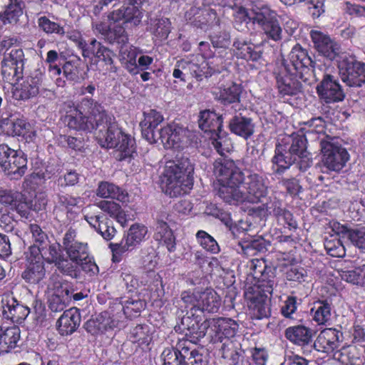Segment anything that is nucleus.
<instances>
[{"mask_svg": "<svg viewBox=\"0 0 365 365\" xmlns=\"http://www.w3.org/2000/svg\"><path fill=\"white\" fill-rule=\"evenodd\" d=\"M276 88L281 98L294 97L303 91L301 80L304 75L297 68H289L288 66L280 65L274 71Z\"/></svg>", "mask_w": 365, "mask_h": 365, "instance_id": "nucleus-6", "label": "nucleus"}, {"mask_svg": "<svg viewBox=\"0 0 365 365\" xmlns=\"http://www.w3.org/2000/svg\"><path fill=\"white\" fill-rule=\"evenodd\" d=\"M93 322L96 329L103 332L118 327L120 319L118 315L111 314L109 311H104L101 312L95 320L93 319Z\"/></svg>", "mask_w": 365, "mask_h": 365, "instance_id": "nucleus-47", "label": "nucleus"}, {"mask_svg": "<svg viewBox=\"0 0 365 365\" xmlns=\"http://www.w3.org/2000/svg\"><path fill=\"white\" fill-rule=\"evenodd\" d=\"M211 144L215 150L221 155L230 151V139L225 132L217 131L210 137Z\"/></svg>", "mask_w": 365, "mask_h": 365, "instance_id": "nucleus-57", "label": "nucleus"}, {"mask_svg": "<svg viewBox=\"0 0 365 365\" xmlns=\"http://www.w3.org/2000/svg\"><path fill=\"white\" fill-rule=\"evenodd\" d=\"M48 307L52 312L63 311L68 306L71 299V293L66 287H63L60 282L48 284Z\"/></svg>", "mask_w": 365, "mask_h": 365, "instance_id": "nucleus-23", "label": "nucleus"}, {"mask_svg": "<svg viewBox=\"0 0 365 365\" xmlns=\"http://www.w3.org/2000/svg\"><path fill=\"white\" fill-rule=\"evenodd\" d=\"M337 68L341 81L349 88L365 85V62L354 53L342 52L337 60Z\"/></svg>", "mask_w": 365, "mask_h": 365, "instance_id": "nucleus-5", "label": "nucleus"}, {"mask_svg": "<svg viewBox=\"0 0 365 365\" xmlns=\"http://www.w3.org/2000/svg\"><path fill=\"white\" fill-rule=\"evenodd\" d=\"M0 165L9 175L19 178L27 170V159L22 151L10 148L7 145H0Z\"/></svg>", "mask_w": 365, "mask_h": 365, "instance_id": "nucleus-8", "label": "nucleus"}, {"mask_svg": "<svg viewBox=\"0 0 365 365\" xmlns=\"http://www.w3.org/2000/svg\"><path fill=\"white\" fill-rule=\"evenodd\" d=\"M222 116L215 111L204 110L200 111L198 124L199 128L206 133L215 134L222 128Z\"/></svg>", "mask_w": 365, "mask_h": 365, "instance_id": "nucleus-34", "label": "nucleus"}, {"mask_svg": "<svg viewBox=\"0 0 365 365\" xmlns=\"http://www.w3.org/2000/svg\"><path fill=\"white\" fill-rule=\"evenodd\" d=\"M192 24L197 28L207 31L212 29L215 26H220V19L215 9H205L197 14Z\"/></svg>", "mask_w": 365, "mask_h": 365, "instance_id": "nucleus-41", "label": "nucleus"}, {"mask_svg": "<svg viewBox=\"0 0 365 365\" xmlns=\"http://www.w3.org/2000/svg\"><path fill=\"white\" fill-rule=\"evenodd\" d=\"M150 31L156 39L166 40L171 31V22L168 18L155 19L150 25Z\"/></svg>", "mask_w": 365, "mask_h": 365, "instance_id": "nucleus-49", "label": "nucleus"}, {"mask_svg": "<svg viewBox=\"0 0 365 365\" xmlns=\"http://www.w3.org/2000/svg\"><path fill=\"white\" fill-rule=\"evenodd\" d=\"M21 0H9L4 12L0 14V19L4 24H15L23 14Z\"/></svg>", "mask_w": 365, "mask_h": 365, "instance_id": "nucleus-52", "label": "nucleus"}, {"mask_svg": "<svg viewBox=\"0 0 365 365\" xmlns=\"http://www.w3.org/2000/svg\"><path fill=\"white\" fill-rule=\"evenodd\" d=\"M324 246L327 254L333 257H343L345 255V248L337 236L330 235L326 237Z\"/></svg>", "mask_w": 365, "mask_h": 365, "instance_id": "nucleus-56", "label": "nucleus"}, {"mask_svg": "<svg viewBox=\"0 0 365 365\" xmlns=\"http://www.w3.org/2000/svg\"><path fill=\"white\" fill-rule=\"evenodd\" d=\"M232 46L234 55L245 60L251 69L260 68L262 52L258 46L242 38L235 39Z\"/></svg>", "mask_w": 365, "mask_h": 365, "instance_id": "nucleus-16", "label": "nucleus"}, {"mask_svg": "<svg viewBox=\"0 0 365 365\" xmlns=\"http://www.w3.org/2000/svg\"><path fill=\"white\" fill-rule=\"evenodd\" d=\"M287 148L286 145L279 143L276 144L274 155L271 160L274 174H283L297 160L292 155H287Z\"/></svg>", "mask_w": 365, "mask_h": 365, "instance_id": "nucleus-31", "label": "nucleus"}, {"mask_svg": "<svg viewBox=\"0 0 365 365\" xmlns=\"http://www.w3.org/2000/svg\"><path fill=\"white\" fill-rule=\"evenodd\" d=\"M152 334L153 333L149 325L140 324L130 329L128 338L133 344H138L140 346H148L152 341Z\"/></svg>", "mask_w": 365, "mask_h": 365, "instance_id": "nucleus-42", "label": "nucleus"}, {"mask_svg": "<svg viewBox=\"0 0 365 365\" xmlns=\"http://www.w3.org/2000/svg\"><path fill=\"white\" fill-rule=\"evenodd\" d=\"M199 51L205 59H207V66L210 70L207 73L210 76L221 73L225 68L223 59L220 56H215L208 42L201 41L199 43Z\"/></svg>", "mask_w": 365, "mask_h": 365, "instance_id": "nucleus-40", "label": "nucleus"}, {"mask_svg": "<svg viewBox=\"0 0 365 365\" xmlns=\"http://www.w3.org/2000/svg\"><path fill=\"white\" fill-rule=\"evenodd\" d=\"M292 143L288 153L294 158H303L307 156V139L303 133H293L291 135Z\"/></svg>", "mask_w": 365, "mask_h": 365, "instance_id": "nucleus-48", "label": "nucleus"}, {"mask_svg": "<svg viewBox=\"0 0 365 365\" xmlns=\"http://www.w3.org/2000/svg\"><path fill=\"white\" fill-rule=\"evenodd\" d=\"M2 314L14 323L21 324L28 317L30 309L11 296L2 299Z\"/></svg>", "mask_w": 365, "mask_h": 365, "instance_id": "nucleus-25", "label": "nucleus"}, {"mask_svg": "<svg viewBox=\"0 0 365 365\" xmlns=\"http://www.w3.org/2000/svg\"><path fill=\"white\" fill-rule=\"evenodd\" d=\"M250 268L255 283L249 287L272 294L274 286L276 284L277 268L271 264H267L263 258L251 259Z\"/></svg>", "mask_w": 365, "mask_h": 365, "instance_id": "nucleus-7", "label": "nucleus"}, {"mask_svg": "<svg viewBox=\"0 0 365 365\" xmlns=\"http://www.w3.org/2000/svg\"><path fill=\"white\" fill-rule=\"evenodd\" d=\"M67 254L70 259L79 264V266L86 271L91 270V259L88 256L87 245L78 242H74L67 245Z\"/></svg>", "mask_w": 365, "mask_h": 365, "instance_id": "nucleus-35", "label": "nucleus"}, {"mask_svg": "<svg viewBox=\"0 0 365 365\" xmlns=\"http://www.w3.org/2000/svg\"><path fill=\"white\" fill-rule=\"evenodd\" d=\"M278 17L277 11L263 6L259 11L255 13L252 19L262 28L267 38L279 41L282 38V29Z\"/></svg>", "mask_w": 365, "mask_h": 365, "instance_id": "nucleus-11", "label": "nucleus"}, {"mask_svg": "<svg viewBox=\"0 0 365 365\" xmlns=\"http://www.w3.org/2000/svg\"><path fill=\"white\" fill-rule=\"evenodd\" d=\"M143 120L140 123L143 137L150 144L158 143V126L164 120L160 111L150 109L143 112Z\"/></svg>", "mask_w": 365, "mask_h": 365, "instance_id": "nucleus-24", "label": "nucleus"}, {"mask_svg": "<svg viewBox=\"0 0 365 365\" xmlns=\"http://www.w3.org/2000/svg\"><path fill=\"white\" fill-rule=\"evenodd\" d=\"M97 195L103 198L116 200L123 204L129 202V195L126 190L107 181L101 182L97 189Z\"/></svg>", "mask_w": 365, "mask_h": 365, "instance_id": "nucleus-36", "label": "nucleus"}, {"mask_svg": "<svg viewBox=\"0 0 365 365\" xmlns=\"http://www.w3.org/2000/svg\"><path fill=\"white\" fill-rule=\"evenodd\" d=\"M40 85L41 81L38 77H28L14 89V97L16 100H28L35 97L39 92Z\"/></svg>", "mask_w": 365, "mask_h": 365, "instance_id": "nucleus-37", "label": "nucleus"}, {"mask_svg": "<svg viewBox=\"0 0 365 365\" xmlns=\"http://www.w3.org/2000/svg\"><path fill=\"white\" fill-rule=\"evenodd\" d=\"M284 336L292 344L305 346L312 341V330L304 325L289 327L284 331Z\"/></svg>", "mask_w": 365, "mask_h": 365, "instance_id": "nucleus-33", "label": "nucleus"}, {"mask_svg": "<svg viewBox=\"0 0 365 365\" xmlns=\"http://www.w3.org/2000/svg\"><path fill=\"white\" fill-rule=\"evenodd\" d=\"M191 340L178 339L175 346L165 348L161 354L163 365H208V356Z\"/></svg>", "mask_w": 365, "mask_h": 365, "instance_id": "nucleus-4", "label": "nucleus"}, {"mask_svg": "<svg viewBox=\"0 0 365 365\" xmlns=\"http://www.w3.org/2000/svg\"><path fill=\"white\" fill-rule=\"evenodd\" d=\"M65 120L68 126L72 129L86 130L88 128V117L78 109H74L66 115Z\"/></svg>", "mask_w": 365, "mask_h": 365, "instance_id": "nucleus-55", "label": "nucleus"}, {"mask_svg": "<svg viewBox=\"0 0 365 365\" xmlns=\"http://www.w3.org/2000/svg\"><path fill=\"white\" fill-rule=\"evenodd\" d=\"M24 60L21 48H12L3 56L1 68L3 78L8 82L19 78L23 73Z\"/></svg>", "mask_w": 365, "mask_h": 365, "instance_id": "nucleus-13", "label": "nucleus"}, {"mask_svg": "<svg viewBox=\"0 0 365 365\" xmlns=\"http://www.w3.org/2000/svg\"><path fill=\"white\" fill-rule=\"evenodd\" d=\"M214 342H222L224 339H231L235 336L239 329L238 323L231 318H217L214 320L211 327Z\"/></svg>", "mask_w": 365, "mask_h": 365, "instance_id": "nucleus-26", "label": "nucleus"}, {"mask_svg": "<svg viewBox=\"0 0 365 365\" xmlns=\"http://www.w3.org/2000/svg\"><path fill=\"white\" fill-rule=\"evenodd\" d=\"M230 131L245 140L250 138L255 132V124L252 118L242 115L241 113L235 114L229 121Z\"/></svg>", "mask_w": 365, "mask_h": 365, "instance_id": "nucleus-29", "label": "nucleus"}, {"mask_svg": "<svg viewBox=\"0 0 365 365\" xmlns=\"http://www.w3.org/2000/svg\"><path fill=\"white\" fill-rule=\"evenodd\" d=\"M187 129L176 123H168L158 130V141L163 145L165 149H180L186 137Z\"/></svg>", "mask_w": 365, "mask_h": 365, "instance_id": "nucleus-17", "label": "nucleus"}, {"mask_svg": "<svg viewBox=\"0 0 365 365\" xmlns=\"http://www.w3.org/2000/svg\"><path fill=\"white\" fill-rule=\"evenodd\" d=\"M147 232L148 229L145 225L135 223L130 226L127 235L123 238L130 246L135 248L143 241Z\"/></svg>", "mask_w": 365, "mask_h": 365, "instance_id": "nucleus-53", "label": "nucleus"}, {"mask_svg": "<svg viewBox=\"0 0 365 365\" xmlns=\"http://www.w3.org/2000/svg\"><path fill=\"white\" fill-rule=\"evenodd\" d=\"M270 246V242L263 237H259L250 242L245 246H242L243 253L246 255H255L258 252H265Z\"/></svg>", "mask_w": 365, "mask_h": 365, "instance_id": "nucleus-61", "label": "nucleus"}, {"mask_svg": "<svg viewBox=\"0 0 365 365\" xmlns=\"http://www.w3.org/2000/svg\"><path fill=\"white\" fill-rule=\"evenodd\" d=\"M297 297L288 295L286 299L282 302L280 307L281 314L286 319H293V314L297 310Z\"/></svg>", "mask_w": 365, "mask_h": 365, "instance_id": "nucleus-64", "label": "nucleus"}, {"mask_svg": "<svg viewBox=\"0 0 365 365\" xmlns=\"http://www.w3.org/2000/svg\"><path fill=\"white\" fill-rule=\"evenodd\" d=\"M39 250L34 247H29L26 252L27 266L22 273L23 279L30 284H41L46 277L43 261H41Z\"/></svg>", "mask_w": 365, "mask_h": 365, "instance_id": "nucleus-15", "label": "nucleus"}, {"mask_svg": "<svg viewBox=\"0 0 365 365\" xmlns=\"http://www.w3.org/2000/svg\"><path fill=\"white\" fill-rule=\"evenodd\" d=\"M288 66L289 68H297V71L304 72L315 67V61L309 56L308 51L300 44L297 43L293 46L289 53L287 59H283L281 63Z\"/></svg>", "mask_w": 365, "mask_h": 365, "instance_id": "nucleus-20", "label": "nucleus"}, {"mask_svg": "<svg viewBox=\"0 0 365 365\" xmlns=\"http://www.w3.org/2000/svg\"><path fill=\"white\" fill-rule=\"evenodd\" d=\"M113 52L104 46H99L94 54L93 53V64L103 74L108 72H115L116 68L113 65Z\"/></svg>", "mask_w": 365, "mask_h": 365, "instance_id": "nucleus-38", "label": "nucleus"}, {"mask_svg": "<svg viewBox=\"0 0 365 365\" xmlns=\"http://www.w3.org/2000/svg\"><path fill=\"white\" fill-rule=\"evenodd\" d=\"M96 224L93 225V228L106 241L111 240L116 234V230L113 222L107 217L97 215Z\"/></svg>", "mask_w": 365, "mask_h": 365, "instance_id": "nucleus-51", "label": "nucleus"}, {"mask_svg": "<svg viewBox=\"0 0 365 365\" xmlns=\"http://www.w3.org/2000/svg\"><path fill=\"white\" fill-rule=\"evenodd\" d=\"M98 29L105 38L112 44L116 43L118 47L125 46L128 43V36L123 24L118 22H113V24L107 26L101 24L96 26Z\"/></svg>", "mask_w": 365, "mask_h": 365, "instance_id": "nucleus-28", "label": "nucleus"}, {"mask_svg": "<svg viewBox=\"0 0 365 365\" xmlns=\"http://www.w3.org/2000/svg\"><path fill=\"white\" fill-rule=\"evenodd\" d=\"M20 329L16 326L9 327L5 331L0 329V344L6 346V351L16 346L20 339Z\"/></svg>", "mask_w": 365, "mask_h": 365, "instance_id": "nucleus-54", "label": "nucleus"}, {"mask_svg": "<svg viewBox=\"0 0 365 365\" xmlns=\"http://www.w3.org/2000/svg\"><path fill=\"white\" fill-rule=\"evenodd\" d=\"M343 332L336 328H326L318 335L314 343L318 351L331 353L336 350L343 341Z\"/></svg>", "mask_w": 365, "mask_h": 365, "instance_id": "nucleus-21", "label": "nucleus"}, {"mask_svg": "<svg viewBox=\"0 0 365 365\" xmlns=\"http://www.w3.org/2000/svg\"><path fill=\"white\" fill-rule=\"evenodd\" d=\"M181 301L185 304V309H190V312H197L199 301L200 299V292L194 290L192 292L184 291L180 295Z\"/></svg>", "mask_w": 365, "mask_h": 365, "instance_id": "nucleus-63", "label": "nucleus"}, {"mask_svg": "<svg viewBox=\"0 0 365 365\" xmlns=\"http://www.w3.org/2000/svg\"><path fill=\"white\" fill-rule=\"evenodd\" d=\"M146 307V302L139 297L129 298L123 302L122 310L125 317L133 319L138 317Z\"/></svg>", "mask_w": 365, "mask_h": 365, "instance_id": "nucleus-50", "label": "nucleus"}, {"mask_svg": "<svg viewBox=\"0 0 365 365\" xmlns=\"http://www.w3.org/2000/svg\"><path fill=\"white\" fill-rule=\"evenodd\" d=\"M108 247L112 252V262L113 263H119L123 259V255L128 251H132L134 248L127 243L124 238L122 239L120 242L113 243L110 242Z\"/></svg>", "mask_w": 365, "mask_h": 365, "instance_id": "nucleus-62", "label": "nucleus"}, {"mask_svg": "<svg viewBox=\"0 0 365 365\" xmlns=\"http://www.w3.org/2000/svg\"><path fill=\"white\" fill-rule=\"evenodd\" d=\"M365 347L361 345L350 344L343 346L338 351V360L342 365H363L365 361Z\"/></svg>", "mask_w": 365, "mask_h": 365, "instance_id": "nucleus-30", "label": "nucleus"}, {"mask_svg": "<svg viewBox=\"0 0 365 365\" xmlns=\"http://www.w3.org/2000/svg\"><path fill=\"white\" fill-rule=\"evenodd\" d=\"M317 93L323 104L341 102L346 97L345 92L338 78L330 74H324L316 87Z\"/></svg>", "mask_w": 365, "mask_h": 365, "instance_id": "nucleus-10", "label": "nucleus"}, {"mask_svg": "<svg viewBox=\"0 0 365 365\" xmlns=\"http://www.w3.org/2000/svg\"><path fill=\"white\" fill-rule=\"evenodd\" d=\"M81 314L76 308L66 310L57 322L58 331L62 336L73 334L78 327Z\"/></svg>", "mask_w": 365, "mask_h": 365, "instance_id": "nucleus-32", "label": "nucleus"}, {"mask_svg": "<svg viewBox=\"0 0 365 365\" xmlns=\"http://www.w3.org/2000/svg\"><path fill=\"white\" fill-rule=\"evenodd\" d=\"M154 240L160 246L165 247L169 252L176 250V237L173 230L165 221L157 220L154 228Z\"/></svg>", "mask_w": 365, "mask_h": 365, "instance_id": "nucleus-27", "label": "nucleus"}, {"mask_svg": "<svg viewBox=\"0 0 365 365\" xmlns=\"http://www.w3.org/2000/svg\"><path fill=\"white\" fill-rule=\"evenodd\" d=\"M332 302L330 299H319L310 309L312 319L318 325H326L331 319Z\"/></svg>", "mask_w": 365, "mask_h": 365, "instance_id": "nucleus-39", "label": "nucleus"}, {"mask_svg": "<svg viewBox=\"0 0 365 365\" xmlns=\"http://www.w3.org/2000/svg\"><path fill=\"white\" fill-rule=\"evenodd\" d=\"M96 121L94 135L98 143L106 148H115L114 157L118 161L130 160L135 152V139L125 133L115 121L108 120L106 113H100L98 118L93 113Z\"/></svg>", "mask_w": 365, "mask_h": 365, "instance_id": "nucleus-1", "label": "nucleus"}, {"mask_svg": "<svg viewBox=\"0 0 365 365\" xmlns=\"http://www.w3.org/2000/svg\"><path fill=\"white\" fill-rule=\"evenodd\" d=\"M242 87L235 83L220 87L217 94L218 101L223 105L240 103Z\"/></svg>", "mask_w": 365, "mask_h": 365, "instance_id": "nucleus-45", "label": "nucleus"}, {"mask_svg": "<svg viewBox=\"0 0 365 365\" xmlns=\"http://www.w3.org/2000/svg\"><path fill=\"white\" fill-rule=\"evenodd\" d=\"M310 36L314 43V48L323 56L333 61L339 58L341 46L332 39L328 34L321 31L312 30Z\"/></svg>", "mask_w": 365, "mask_h": 365, "instance_id": "nucleus-18", "label": "nucleus"}, {"mask_svg": "<svg viewBox=\"0 0 365 365\" xmlns=\"http://www.w3.org/2000/svg\"><path fill=\"white\" fill-rule=\"evenodd\" d=\"M194 166L188 158L169 162L162 176V187L171 197L187 194L193 186Z\"/></svg>", "mask_w": 365, "mask_h": 365, "instance_id": "nucleus-3", "label": "nucleus"}, {"mask_svg": "<svg viewBox=\"0 0 365 365\" xmlns=\"http://www.w3.org/2000/svg\"><path fill=\"white\" fill-rule=\"evenodd\" d=\"M39 250L40 255H41V261L43 259L48 262L56 263L61 257L60 254V245L58 244H52L46 245L44 247L34 246Z\"/></svg>", "mask_w": 365, "mask_h": 365, "instance_id": "nucleus-60", "label": "nucleus"}, {"mask_svg": "<svg viewBox=\"0 0 365 365\" xmlns=\"http://www.w3.org/2000/svg\"><path fill=\"white\" fill-rule=\"evenodd\" d=\"M109 18L115 22L122 21V24L132 22L137 25L140 22L142 16L138 7L133 4L131 6L123 8V9L113 11Z\"/></svg>", "mask_w": 365, "mask_h": 365, "instance_id": "nucleus-43", "label": "nucleus"}, {"mask_svg": "<svg viewBox=\"0 0 365 365\" xmlns=\"http://www.w3.org/2000/svg\"><path fill=\"white\" fill-rule=\"evenodd\" d=\"M196 238L200 246L206 251L213 254L220 252V247L217 241L204 230H199L196 234Z\"/></svg>", "mask_w": 365, "mask_h": 365, "instance_id": "nucleus-59", "label": "nucleus"}, {"mask_svg": "<svg viewBox=\"0 0 365 365\" xmlns=\"http://www.w3.org/2000/svg\"><path fill=\"white\" fill-rule=\"evenodd\" d=\"M324 165L330 170L339 171L349 160V154L341 145L322 140L320 143Z\"/></svg>", "mask_w": 365, "mask_h": 365, "instance_id": "nucleus-12", "label": "nucleus"}, {"mask_svg": "<svg viewBox=\"0 0 365 365\" xmlns=\"http://www.w3.org/2000/svg\"><path fill=\"white\" fill-rule=\"evenodd\" d=\"M97 206L104 212L108 214L123 227L128 222L127 215L122 207L114 201L101 200Z\"/></svg>", "mask_w": 365, "mask_h": 365, "instance_id": "nucleus-46", "label": "nucleus"}, {"mask_svg": "<svg viewBox=\"0 0 365 365\" xmlns=\"http://www.w3.org/2000/svg\"><path fill=\"white\" fill-rule=\"evenodd\" d=\"M272 294L262 290L247 287L245 292L249 314L252 319L260 320L271 316V308L269 303Z\"/></svg>", "mask_w": 365, "mask_h": 365, "instance_id": "nucleus-9", "label": "nucleus"}, {"mask_svg": "<svg viewBox=\"0 0 365 365\" xmlns=\"http://www.w3.org/2000/svg\"><path fill=\"white\" fill-rule=\"evenodd\" d=\"M0 209L16 211L21 217L28 219V205L24 195L19 192L0 190Z\"/></svg>", "mask_w": 365, "mask_h": 365, "instance_id": "nucleus-22", "label": "nucleus"}, {"mask_svg": "<svg viewBox=\"0 0 365 365\" xmlns=\"http://www.w3.org/2000/svg\"><path fill=\"white\" fill-rule=\"evenodd\" d=\"M213 173L219 183L217 195L225 202L236 205L245 199V194L240 190L245 180V173L234 160L218 158L213 164Z\"/></svg>", "mask_w": 365, "mask_h": 365, "instance_id": "nucleus-2", "label": "nucleus"}, {"mask_svg": "<svg viewBox=\"0 0 365 365\" xmlns=\"http://www.w3.org/2000/svg\"><path fill=\"white\" fill-rule=\"evenodd\" d=\"M245 180L242 185L246 190L247 197L252 202H259L268 193V178L262 173H256L250 168L245 169Z\"/></svg>", "mask_w": 365, "mask_h": 365, "instance_id": "nucleus-14", "label": "nucleus"}, {"mask_svg": "<svg viewBox=\"0 0 365 365\" xmlns=\"http://www.w3.org/2000/svg\"><path fill=\"white\" fill-rule=\"evenodd\" d=\"M205 321L204 316L192 311L190 315L184 316L181 324L186 332L185 337L182 339L191 340L192 343L197 344L205 335L206 325L204 324Z\"/></svg>", "mask_w": 365, "mask_h": 365, "instance_id": "nucleus-19", "label": "nucleus"}, {"mask_svg": "<svg viewBox=\"0 0 365 365\" xmlns=\"http://www.w3.org/2000/svg\"><path fill=\"white\" fill-rule=\"evenodd\" d=\"M13 133L15 135L23 136L29 140H31L36 135L31 125L23 118H17L13 123Z\"/></svg>", "mask_w": 365, "mask_h": 365, "instance_id": "nucleus-58", "label": "nucleus"}, {"mask_svg": "<svg viewBox=\"0 0 365 365\" xmlns=\"http://www.w3.org/2000/svg\"><path fill=\"white\" fill-rule=\"evenodd\" d=\"M221 305L220 297L215 292H200L198 313L204 316V312H217Z\"/></svg>", "mask_w": 365, "mask_h": 365, "instance_id": "nucleus-44", "label": "nucleus"}]
</instances>
